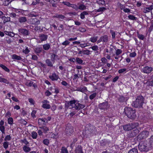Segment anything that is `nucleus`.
Instances as JSON below:
<instances>
[{"label": "nucleus", "instance_id": "41", "mask_svg": "<svg viewBox=\"0 0 153 153\" xmlns=\"http://www.w3.org/2000/svg\"><path fill=\"white\" fill-rule=\"evenodd\" d=\"M97 1L100 5H104L105 4V1L104 0H97Z\"/></svg>", "mask_w": 153, "mask_h": 153}, {"label": "nucleus", "instance_id": "39", "mask_svg": "<svg viewBox=\"0 0 153 153\" xmlns=\"http://www.w3.org/2000/svg\"><path fill=\"white\" fill-rule=\"evenodd\" d=\"M31 136L33 139L36 138L37 136V134L35 131H33L31 133Z\"/></svg>", "mask_w": 153, "mask_h": 153}, {"label": "nucleus", "instance_id": "44", "mask_svg": "<svg viewBox=\"0 0 153 153\" xmlns=\"http://www.w3.org/2000/svg\"><path fill=\"white\" fill-rule=\"evenodd\" d=\"M137 37L139 38L142 40L144 39V36L143 35L139 34L138 32H137Z\"/></svg>", "mask_w": 153, "mask_h": 153}, {"label": "nucleus", "instance_id": "19", "mask_svg": "<svg viewBox=\"0 0 153 153\" xmlns=\"http://www.w3.org/2000/svg\"><path fill=\"white\" fill-rule=\"evenodd\" d=\"M77 5H79V7H78V10L79 9L82 10H84L86 9V7L85 5L83 4V3L81 4H80L79 3H78L77 4Z\"/></svg>", "mask_w": 153, "mask_h": 153}, {"label": "nucleus", "instance_id": "46", "mask_svg": "<svg viewBox=\"0 0 153 153\" xmlns=\"http://www.w3.org/2000/svg\"><path fill=\"white\" fill-rule=\"evenodd\" d=\"M43 143L45 145H48L49 143V140L48 139H45L43 141Z\"/></svg>", "mask_w": 153, "mask_h": 153}, {"label": "nucleus", "instance_id": "6", "mask_svg": "<svg viewBox=\"0 0 153 153\" xmlns=\"http://www.w3.org/2000/svg\"><path fill=\"white\" fill-rule=\"evenodd\" d=\"M138 130L135 128L132 129L128 134V137L131 138L136 136L139 133Z\"/></svg>", "mask_w": 153, "mask_h": 153}, {"label": "nucleus", "instance_id": "29", "mask_svg": "<svg viewBox=\"0 0 153 153\" xmlns=\"http://www.w3.org/2000/svg\"><path fill=\"white\" fill-rule=\"evenodd\" d=\"M118 100L120 102H123L127 100V99L124 97V96H119L118 98Z\"/></svg>", "mask_w": 153, "mask_h": 153}, {"label": "nucleus", "instance_id": "7", "mask_svg": "<svg viewBox=\"0 0 153 153\" xmlns=\"http://www.w3.org/2000/svg\"><path fill=\"white\" fill-rule=\"evenodd\" d=\"M149 135V132L146 131H142L138 136L137 137L140 140L146 138Z\"/></svg>", "mask_w": 153, "mask_h": 153}, {"label": "nucleus", "instance_id": "58", "mask_svg": "<svg viewBox=\"0 0 153 153\" xmlns=\"http://www.w3.org/2000/svg\"><path fill=\"white\" fill-rule=\"evenodd\" d=\"M38 123L39 125L41 126L43 125V119H39L38 120Z\"/></svg>", "mask_w": 153, "mask_h": 153}, {"label": "nucleus", "instance_id": "38", "mask_svg": "<svg viewBox=\"0 0 153 153\" xmlns=\"http://www.w3.org/2000/svg\"><path fill=\"white\" fill-rule=\"evenodd\" d=\"M76 61L78 64H81L82 63L83 61L79 57H77L76 59Z\"/></svg>", "mask_w": 153, "mask_h": 153}, {"label": "nucleus", "instance_id": "21", "mask_svg": "<svg viewBox=\"0 0 153 153\" xmlns=\"http://www.w3.org/2000/svg\"><path fill=\"white\" fill-rule=\"evenodd\" d=\"M18 21L21 23H23L27 21V18L24 16L21 17L19 18Z\"/></svg>", "mask_w": 153, "mask_h": 153}, {"label": "nucleus", "instance_id": "13", "mask_svg": "<svg viewBox=\"0 0 153 153\" xmlns=\"http://www.w3.org/2000/svg\"><path fill=\"white\" fill-rule=\"evenodd\" d=\"M108 108V102H105L100 104L99 105V110H104L105 109H107Z\"/></svg>", "mask_w": 153, "mask_h": 153}, {"label": "nucleus", "instance_id": "37", "mask_svg": "<svg viewBox=\"0 0 153 153\" xmlns=\"http://www.w3.org/2000/svg\"><path fill=\"white\" fill-rule=\"evenodd\" d=\"M128 153H138V152L137 149L134 148L130 150Z\"/></svg>", "mask_w": 153, "mask_h": 153}, {"label": "nucleus", "instance_id": "24", "mask_svg": "<svg viewBox=\"0 0 153 153\" xmlns=\"http://www.w3.org/2000/svg\"><path fill=\"white\" fill-rule=\"evenodd\" d=\"M23 149L25 152H28L30 151L31 149L29 147L27 146H24L23 147Z\"/></svg>", "mask_w": 153, "mask_h": 153}, {"label": "nucleus", "instance_id": "23", "mask_svg": "<svg viewBox=\"0 0 153 153\" xmlns=\"http://www.w3.org/2000/svg\"><path fill=\"white\" fill-rule=\"evenodd\" d=\"M45 62L48 66L50 67L53 66V64L49 59H47L45 60Z\"/></svg>", "mask_w": 153, "mask_h": 153}, {"label": "nucleus", "instance_id": "18", "mask_svg": "<svg viewBox=\"0 0 153 153\" xmlns=\"http://www.w3.org/2000/svg\"><path fill=\"white\" fill-rule=\"evenodd\" d=\"M53 18H58L60 20H62L64 19L65 17L62 15L56 14L55 15L53 16Z\"/></svg>", "mask_w": 153, "mask_h": 153}, {"label": "nucleus", "instance_id": "57", "mask_svg": "<svg viewBox=\"0 0 153 153\" xmlns=\"http://www.w3.org/2000/svg\"><path fill=\"white\" fill-rule=\"evenodd\" d=\"M11 139V137L10 136V135H7L4 139V140L5 141H7V140H10Z\"/></svg>", "mask_w": 153, "mask_h": 153}, {"label": "nucleus", "instance_id": "43", "mask_svg": "<svg viewBox=\"0 0 153 153\" xmlns=\"http://www.w3.org/2000/svg\"><path fill=\"white\" fill-rule=\"evenodd\" d=\"M51 58L52 59V62H54L55 60V57L57 56L54 53H52L51 54Z\"/></svg>", "mask_w": 153, "mask_h": 153}, {"label": "nucleus", "instance_id": "33", "mask_svg": "<svg viewBox=\"0 0 153 153\" xmlns=\"http://www.w3.org/2000/svg\"><path fill=\"white\" fill-rule=\"evenodd\" d=\"M149 143L150 144V147L153 148V135L150 137Z\"/></svg>", "mask_w": 153, "mask_h": 153}, {"label": "nucleus", "instance_id": "31", "mask_svg": "<svg viewBox=\"0 0 153 153\" xmlns=\"http://www.w3.org/2000/svg\"><path fill=\"white\" fill-rule=\"evenodd\" d=\"M14 0H6L4 1L3 2V4L5 6H7L9 5V4L12 1H13Z\"/></svg>", "mask_w": 153, "mask_h": 153}, {"label": "nucleus", "instance_id": "42", "mask_svg": "<svg viewBox=\"0 0 153 153\" xmlns=\"http://www.w3.org/2000/svg\"><path fill=\"white\" fill-rule=\"evenodd\" d=\"M106 9V8L105 7H100V8L98 10H97V12H100L102 13Z\"/></svg>", "mask_w": 153, "mask_h": 153}, {"label": "nucleus", "instance_id": "20", "mask_svg": "<svg viewBox=\"0 0 153 153\" xmlns=\"http://www.w3.org/2000/svg\"><path fill=\"white\" fill-rule=\"evenodd\" d=\"M39 37L42 42L46 40L48 38V36L44 34H39Z\"/></svg>", "mask_w": 153, "mask_h": 153}, {"label": "nucleus", "instance_id": "3", "mask_svg": "<svg viewBox=\"0 0 153 153\" xmlns=\"http://www.w3.org/2000/svg\"><path fill=\"white\" fill-rule=\"evenodd\" d=\"M144 98L143 96H137L135 101H134L132 103V105L136 108L141 107L144 103Z\"/></svg>", "mask_w": 153, "mask_h": 153}, {"label": "nucleus", "instance_id": "40", "mask_svg": "<svg viewBox=\"0 0 153 153\" xmlns=\"http://www.w3.org/2000/svg\"><path fill=\"white\" fill-rule=\"evenodd\" d=\"M5 33L7 35H8V36H11V37H13L15 35L13 33H12L11 32H8V31H5Z\"/></svg>", "mask_w": 153, "mask_h": 153}, {"label": "nucleus", "instance_id": "52", "mask_svg": "<svg viewBox=\"0 0 153 153\" xmlns=\"http://www.w3.org/2000/svg\"><path fill=\"white\" fill-rule=\"evenodd\" d=\"M91 48L94 51H97L98 50V47L97 45H94L91 47L90 48Z\"/></svg>", "mask_w": 153, "mask_h": 153}, {"label": "nucleus", "instance_id": "11", "mask_svg": "<svg viewBox=\"0 0 153 153\" xmlns=\"http://www.w3.org/2000/svg\"><path fill=\"white\" fill-rule=\"evenodd\" d=\"M88 131L91 135H93L94 134H96L97 132L95 127L93 126H89Z\"/></svg>", "mask_w": 153, "mask_h": 153}, {"label": "nucleus", "instance_id": "2", "mask_svg": "<svg viewBox=\"0 0 153 153\" xmlns=\"http://www.w3.org/2000/svg\"><path fill=\"white\" fill-rule=\"evenodd\" d=\"M125 114L127 117L132 120L135 119L136 117L135 111L130 108H125L124 109Z\"/></svg>", "mask_w": 153, "mask_h": 153}, {"label": "nucleus", "instance_id": "22", "mask_svg": "<svg viewBox=\"0 0 153 153\" xmlns=\"http://www.w3.org/2000/svg\"><path fill=\"white\" fill-rule=\"evenodd\" d=\"M75 152L76 153H83L81 146H79L76 148Z\"/></svg>", "mask_w": 153, "mask_h": 153}, {"label": "nucleus", "instance_id": "1", "mask_svg": "<svg viewBox=\"0 0 153 153\" xmlns=\"http://www.w3.org/2000/svg\"><path fill=\"white\" fill-rule=\"evenodd\" d=\"M65 105L66 108H73L76 110L82 109L85 107L84 105L81 104L74 100L66 101Z\"/></svg>", "mask_w": 153, "mask_h": 153}, {"label": "nucleus", "instance_id": "63", "mask_svg": "<svg viewBox=\"0 0 153 153\" xmlns=\"http://www.w3.org/2000/svg\"><path fill=\"white\" fill-rule=\"evenodd\" d=\"M36 111L35 110H33L32 111L31 114V115L34 118L35 117V114H36Z\"/></svg>", "mask_w": 153, "mask_h": 153}, {"label": "nucleus", "instance_id": "49", "mask_svg": "<svg viewBox=\"0 0 153 153\" xmlns=\"http://www.w3.org/2000/svg\"><path fill=\"white\" fill-rule=\"evenodd\" d=\"M8 123L10 124H12L13 123V120L12 118L9 117L7 120Z\"/></svg>", "mask_w": 153, "mask_h": 153}, {"label": "nucleus", "instance_id": "59", "mask_svg": "<svg viewBox=\"0 0 153 153\" xmlns=\"http://www.w3.org/2000/svg\"><path fill=\"white\" fill-rule=\"evenodd\" d=\"M0 130L2 133H5V127L4 126H0Z\"/></svg>", "mask_w": 153, "mask_h": 153}, {"label": "nucleus", "instance_id": "45", "mask_svg": "<svg viewBox=\"0 0 153 153\" xmlns=\"http://www.w3.org/2000/svg\"><path fill=\"white\" fill-rule=\"evenodd\" d=\"M128 18L131 20H136L137 18L133 15H130L128 16Z\"/></svg>", "mask_w": 153, "mask_h": 153}, {"label": "nucleus", "instance_id": "56", "mask_svg": "<svg viewBox=\"0 0 153 153\" xmlns=\"http://www.w3.org/2000/svg\"><path fill=\"white\" fill-rule=\"evenodd\" d=\"M62 3L64 4V5H67L68 7H70L71 4L69 2L67 1H63L62 2Z\"/></svg>", "mask_w": 153, "mask_h": 153}, {"label": "nucleus", "instance_id": "25", "mask_svg": "<svg viewBox=\"0 0 153 153\" xmlns=\"http://www.w3.org/2000/svg\"><path fill=\"white\" fill-rule=\"evenodd\" d=\"M0 82H3L7 84L9 83V81L6 79L3 78L1 76H0Z\"/></svg>", "mask_w": 153, "mask_h": 153}, {"label": "nucleus", "instance_id": "50", "mask_svg": "<svg viewBox=\"0 0 153 153\" xmlns=\"http://www.w3.org/2000/svg\"><path fill=\"white\" fill-rule=\"evenodd\" d=\"M9 142L5 141L3 143V147L5 149H6L8 147Z\"/></svg>", "mask_w": 153, "mask_h": 153}, {"label": "nucleus", "instance_id": "54", "mask_svg": "<svg viewBox=\"0 0 153 153\" xmlns=\"http://www.w3.org/2000/svg\"><path fill=\"white\" fill-rule=\"evenodd\" d=\"M20 142L24 143L26 145L29 144V142L26 139L21 140Z\"/></svg>", "mask_w": 153, "mask_h": 153}, {"label": "nucleus", "instance_id": "9", "mask_svg": "<svg viewBox=\"0 0 153 153\" xmlns=\"http://www.w3.org/2000/svg\"><path fill=\"white\" fill-rule=\"evenodd\" d=\"M108 41V36L106 35H105L101 36L99 39L97 41V43H99L101 42H107Z\"/></svg>", "mask_w": 153, "mask_h": 153}, {"label": "nucleus", "instance_id": "60", "mask_svg": "<svg viewBox=\"0 0 153 153\" xmlns=\"http://www.w3.org/2000/svg\"><path fill=\"white\" fill-rule=\"evenodd\" d=\"M70 42L68 40H66L62 43V45H64L66 46L69 44Z\"/></svg>", "mask_w": 153, "mask_h": 153}, {"label": "nucleus", "instance_id": "12", "mask_svg": "<svg viewBox=\"0 0 153 153\" xmlns=\"http://www.w3.org/2000/svg\"><path fill=\"white\" fill-rule=\"evenodd\" d=\"M43 104L42 107L46 109H48L51 108V106L49 104V102L47 100H44L42 102Z\"/></svg>", "mask_w": 153, "mask_h": 153}, {"label": "nucleus", "instance_id": "32", "mask_svg": "<svg viewBox=\"0 0 153 153\" xmlns=\"http://www.w3.org/2000/svg\"><path fill=\"white\" fill-rule=\"evenodd\" d=\"M42 48L41 47H38L35 49V51L36 53H39L42 52Z\"/></svg>", "mask_w": 153, "mask_h": 153}, {"label": "nucleus", "instance_id": "10", "mask_svg": "<svg viewBox=\"0 0 153 153\" xmlns=\"http://www.w3.org/2000/svg\"><path fill=\"white\" fill-rule=\"evenodd\" d=\"M153 71V68L152 67L146 66L144 67L142 69V71L146 74L150 73Z\"/></svg>", "mask_w": 153, "mask_h": 153}, {"label": "nucleus", "instance_id": "55", "mask_svg": "<svg viewBox=\"0 0 153 153\" xmlns=\"http://www.w3.org/2000/svg\"><path fill=\"white\" fill-rule=\"evenodd\" d=\"M110 33L111 34V36H112V38L113 39H114L115 38V33L114 31L112 30H110Z\"/></svg>", "mask_w": 153, "mask_h": 153}, {"label": "nucleus", "instance_id": "48", "mask_svg": "<svg viewBox=\"0 0 153 153\" xmlns=\"http://www.w3.org/2000/svg\"><path fill=\"white\" fill-rule=\"evenodd\" d=\"M33 82L32 81H28L26 83V85L28 86H31L33 85Z\"/></svg>", "mask_w": 153, "mask_h": 153}, {"label": "nucleus", "instance_id": "16", "mask_svg": "<svg viewBox=\"0 0 153 153\" xmlns=\"http://www.w3.org/2000/svg\"><path fill=\"white\" fill-rule=\"evenodd\" d=\"M150 78L146 83L148 86L153 87V75L151 76Z\"/></svg>", "mask_w": 153, "mask_h": 153}, {"label": "nucleus", "instance_id": "35", "mask_svg": "<svg viewBox=\"0 0 153 153\" xmlns=\"http://www.w3.org/2000/svg\"><path fill=\"white\" fill-rule=\"evenodd\" d=\"M0 67H1L5 71L7 72H9L10 70L6 66L2 64L0 65Z\"/></svg>", "mask_w": 153, "mask_h": 153}, {"label": "nucleus", "instance_id": "5", "mask_svg": "<svg viewBox=\"0 0 153 153\" xmlns=\"http://www.w3.org/2000/svg\"><path fill=\"white\" fill-rule=\"evenodd\" d=\"M138 123H133L125 125L123 126V128L126 131H130L138 126Z\"/></svg>", "mask_w": 153, "mask_h": 153}, {"label": "nucleus", "instance_id": "17", "mask_svg": "<svg viewBox=\"0 0 153 153\" xmlns=\"http://www.w3.org/2000/svg\"><path fill=\"white\" fill-rule=\"evenodd\" d=\"M153 9V5H151L149 7L144 8L143 10V12L145 13H147L151 11Z\"/></svg>", "mask_w": 153, "mask_h": 153}, {"label": "nucleus", "instance_id": "64", "mask_svg": "<svg viewBox=\"0 0 153 153\" xmlns=\"http://www.w3.org/2000/svg\"><path fill=\"white\" fill-rule=\"evenodd\" d=\"M30 52V51L28 48L27 47L25 50H24L23 51V53H24L27 54L28 53Z\"/></svg>", "mask_w": 153, "mask_h": 153}, {"label": "nucleus", "instance_id": "61", "mask_svg": "<svg viewBox=\"0 0 153 153\" xmlns=\"http://www.w3.org/2000/svg\"><path fill=\"white\" fill-rule=\"evenodd\" d=\"M122 52V51L120 49H117L116 52V53L117 55H119L121 54Z\"/></svg>", "mask_w": 153, "mask_h": 153}, {"label": "nucleus", "instance_id": "8", "mask_svg": "<svg viewBox=\"0 0 153 153\" xmlns=\"http://www.w3.org/2000/svg\"><path fill=\"white\" fill-rule=\"evenodd\" d=\"M74 132L73 127L70 124H68L65 129V132L66 135L68 136L71 135Z\"/></svg>", "mask_w": 153, "mask_h": 153}, {"label": "nucleus", "instance_id": "28", "mask_svg": "<svg viewBox=\"0 0 153 153\" xmlns=\"http://www.w3.org/2000/svg\"><path fill=\"white\" fill-rule=\"evenodd\" d=\"M43 48L45 50H48L50 48L49 44H46L43 45Z\"/></svg>", "mask_w": 153, "mask_h": 153}, {"label": "nucleus", "instance_id": "36", "mask_svg": "<svg viewBox=\"0 0 153 153\" xmlns=\"http://www.w3.org/2000/svg\"><path fill=\"white\" fill-rule=\"evenodd\" d=\"M39 128L43 129V131L44 133H46L49 130V128L46 126H43L42 127H39Z\"/></svg>", "mask_w": 153, "mask_h": 153}, {"label": "nucleus", "instance_id": "62", "mask_svg": "<svg viewBox=\"0 0 153 153\" xmlns=\"http://www.w3.org/2000/svg\"><path fill=\"white\" fill-rule=\"evenodd\" d=\"M31 59L33 60L37 61L38 59V57L36 55H33L32 56Z\"/></svg>", "mask_w": 153, "mask_h": 153}, {"label": "nucleus", "instance_id": "53", "mask_svg": "<svg viewBox=\"0 0 153 153\" xmlns=\"http://www.w3.org/2000/svg\"><path fill=\"white\" fill-rule=\"evenodd\" d=\"M70 7H71L74 9L76 10H78V6L76 4H71Z\"/></svg>", "mask_w": 153, "mask_h": 153}, {"label": "nucleus", "instance_id": "4", "mask_svg": "<svg viewBox=\"0 0 153 153\" xmlns=\"http://www.w3.org/2000/svg\"><path fill=\"white\" fill-rule=\"evenodd\" d=\"M138 148L141 152H147L149 150V147L146 142L140 143L138 145Z\"/></svg>", "mask_w": 153, "mask_h": 153}, {"label": "nucleus", "instance_id": "26", "mask_svg": "<svg viewBox=\"0 0 153 153\" xmlns=\"http://www.w3.org/2000/svg\"><path fill=\"white\" fill-rule=\"evenodd\" d=\"M60 153H68V152L66 148L63 146L61 148Z\"/></svg>", "mask_w": 153, "mask_h": 153}, {"label": "nucleus", "instance_id": "14", "mask_svg": "<svg viewBox=\"0 0 153 153\" xmlns=\"http://www.w3.org/2000/svg\"><path fill=\"white\" fill-rule=\"evenodd\" d=\"M19 32L21 33L22 34L25 36H27L29 34V32L28 30L23 29L20 28L18 30Z\"/></svg>", "mask_w": 153, "mask_h": 153}, {"label": "nucleus", "instance_id": "27", "mask_svg": "<svg viewBox=\"0 0 153 153\" xmlns=\"http://www.w3.org/2000/svg\"><path fill=\"white\" fill-rule=\"evenodd\" d=\"M98 38V36H94L93 37H92L90 38V41L91 42H92L93 43H94L97 40V39Z\"/></svg>", "mask_w": 153, "mask_h": 153}, {"label": "nucleus", "instance_id": "30", "mask_svg": "<svg viewBox=\"0 0 153 153\" xmlns=\"http://www.w3.org/2000/svg\"><path fill=\"white\" fill-rule=\"evenodd\" d=\"M78 91L83 92L87 91V88L86 87L84 86L83 87L78 88Z\"/></svg>", "mask_w": 153, "mask_h": 153}, {"label": "nucleus", "instance_id": "47", "mask_svg": "<svg viewBox=\"0 0 153 153\" xmlns=\"http://www.w3.org/2000/svg\"><path fill=\"white\" fill-rule=\"evenodd\" d=\"M90 51L89 50H83V54L84 55H88L90 54Z\"/></svg>", "mask_w": 153, "mask_h": 153}, {"label": "nucleus", "instance_id": "15", "mask_svg": "<svg viewBox=\"0 0 153 153\" xmlns=\"http://www.w3.org/2000/svg\"><path fill=\"white\" fill-rule=\"evenodd\" d=\"M49 78L52 81H54L57 80L59 78V77L54 73L52 74L51 75L49 76Z\"/></svg>", "mask_w": 153, "mask_h": 153}, {"label": "nucleus", "instance_id": "34", "mask_svg": "<svg viewBox=\"0 0 153 153\" xmlns=\"http://www.w3.org/2000/svg\"><path fill=\"white\" fill-rule=\"evenodd\" d=\"M12 58L13 59H15L17 60H21V57L19 56H17L16 54H13L12 56Z\"/></svg>", "mask_w": 153, "mask_h": 153}, {"label": "nucleus", "instance_id": "51", "mask_svg": "<svg viewBox=\"0 0 153 153\" xmlns=\"http://www.w3.org/2000/svg\"><path fill=\"white\" fill-rule=\"evenodd\" d=\"M10 17H6L5 16V18H4V23H5L6 22H10Z\"/></svg>", "mask_w": 153, "mask_h": 153}]
</instances>
